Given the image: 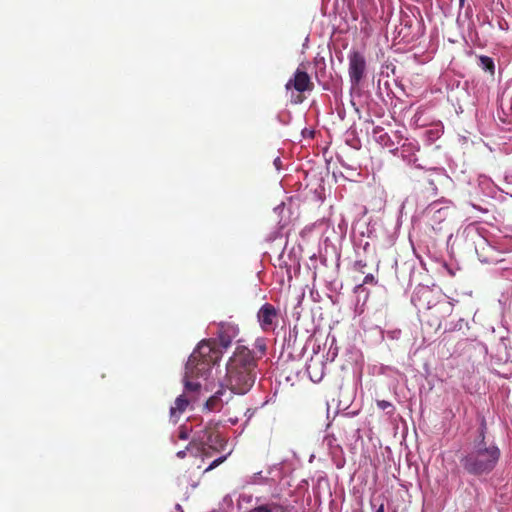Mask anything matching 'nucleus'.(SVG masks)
Instances as JSON below:
<instances>
[{"mask_svg": "<svg viewBox=\"0 0 512 512\" xmlns=\"http://www.w3.org/2000/svg\"><path fill=\"white\" fill-rule=\"evenodd\" d=\"M500 454V449L494 443H486L482 434L481 440L461 459V464L469 474H488L496 467Z\"/></svg>", "mask_w": 512, "mask_h": 512, "instance_id": "nucleus-3", "label": "nucleus"}, {"mask_svg": "<svg viewBox=\"0 0 512 512\" xmlns=\"http://www.w3.org/2000/svg\"><path fill=\"white\" fill-rule=\"evenodd\" d=\"M260 475H261V472H258L257 474L254 475V477L259 478Z\"/></svg>", "mask_w": 512, "mask_h": 512, "instance_id": "nucleus-30", "label": "nucleus"}, {"mask_svg": "<svg viewBox=\"0 0 512 512\" xmlns=\"http://www.w3.org/2000/svg\"><path fill=\"white\" fill-rule=\"evenodd\" d=\"M257 347L259 348V350H260L262 353L265 351V348H266V347H265V344H264V343H262V342H260V341H258V342H257Z\"/></svg>", "mask_w": 512, "mask_h": 512, "instance_id": "nucleus-24", "label": "nucleus"}, {"mask_svg": "<svg viewBox=\"0 0 512 512\" xmlns=\"http://www.w3.org/2000/svg\"><path fill=\"white\" fill-rule=\"evenodd\" d=\"M317 366H323L322 362H314L313 359L310 360V362L306 366V370L311 378L312 381L317 382L322 379L323 372L320 371V373H316Z\"/></svg>", "mask_w": 512, "mask_h": 512, "instance_id": "nucleus-14", "label": "nucleus"}, {"mask_svg": "<svg viewBox=\"0 0 512 512\" xmlns=\"http://www.w3.org/2000/svg\"><path fill=\"white\" fill-rule=\"evenodd\" d=\"M427 213L432 215L435 221H442L448 215V207H441L439 203H431L427 208Z\"/></svg>", "mask_w": 512, "mask_h": 512, "instance_id": "nucleus-13", "label": "nucleus"}, {"mask_svg": "<svg viewBox=\"0 0 512 512\" xmlns=\"http://www.w3.org/2000/svg\"><path fill=\"white\" fill-rule=\"evenodd\" d=\"M274 165L275 167L279 170L280 169V166H281V159L279 157H277L275 160H274Z\"/></svg>", "mask_w": 512, "mask_h": 512, "instance_id": "nucleus-25", "label": "nucleus"}, {"mask_svg": "<svg viewBox=\"0 0 512 512\" xmlns=\"http://www.w3.org/2000/svg\"><path fill=\"white\" fill-rule=\"evenodd\" d=\"M348 61V74L351 89H356L366 76V59L363 53L357 50H351L348 53Z\"/></svg>", "mask_w": 512, "mask_h": 512, "instance_id": "nucleus-5", "label": "nucleus"}, {"mask_svg": "<svg viewBox=\"0 0 512 512\" xmlns=\"http://www.w3.org/2000/svg\"><path fill=\"white\" fill-rule=\"evenodd\" d=\"M230 394L227 395L226 391L221 389L215 392L205 403V408L211 412L219 411L224 402H228Z\"/></svg>", "mask_w": 512, "mask_h": 512, "instance_id": "nucleus-11", "label": "nucleus"}, {"mask_svg": "<svg viewBox=\"0 0 512 512\" xmlns=\"http://www.w3.org/2000/svg\"><path fill=\"white\" fill-rule=\"evenodd\" d=\"M375 512H385V509H384V504L382 503L376 510Z\"/></svg>", "mask_w": 512, "mask_h": 512, "instance_id": "nucleus-27", "label": "nucleus"}, {"mask_svg": "<svg viewBox=\"0 0 512 512\" xmlns=\"http://www.w3.org/2000/svg\"><path fill=\"white\" fill-rule=\"evenodd\" d=\"M374 283H376V280H375V277L373 276V274H367L364 277L363 282L355 287V290L359 291L360 289L363 288V286L365 284H374Z\"/></svg>", "mask_w": 512, "mask_h": 512, "instance_id": "nucleus-18", "label": "nucleus"}, {"mask_svg": "<svg viewBox=\"0 0 512 512\" xmlns=\"http://www.w3.org/2000/svg\"><path fill=\"white\" fill-rule=\"evenodd\" d=\"M367 266L366 262L363 260H357L354 263V269L358 272L364 273V268Z\"/></svg>", "mask_w": 512, "mask_h": 512, "instance_id": "nucleus-21", "label": "nucleus"}, {"mask_svg": "<svg viewBox=\"0 0 512 512\" xmlns=\"http://www.w3.org/2000/svg\"><path fill=\"white\" fill-rule=\"evenodd\" d=\"M249 512H271V510L267 506H259L254 509H251Z\"/></svg>", "mask_w": 512, "mask_h": 512, "instance_id": "nucleus-22", "label": "nucleus"}, {"mask_svg": "<svg viewBox=\"0 0 512 512\" xmlns=\"http://www.w3.org/2000/svg\"><path fill=\"white\" fill-rule=\"evenodd\" d=\"M222 356V352L216 348L214 340L201 341L196 349L190 355L183 378L184 389L186 392H197L200 389V383L194 381L198 378L207 379L211 368Z\"/></svg>", "mask_w": 512, "mask_h": 512, "instance_id": "nucleus-2", "label": "nucleus"}, {"mask_svg": "<svg viewBox=\"0 0 512 512\" xmlns=\"http://www.w3.org/2000/svg\"><path fill=\"white\" fill-rule=\"evenodd\" d=\"M221 441H222V439L220 438L219 435L209 434V435H207L206 440L202 441V444H203V446H208L210 448H213L214 444H217Z\"/></svg>", "mask_w": 512, "mask_h": 512, "instance_id": "nucleus-17", "label": "nucleus"}, {"mask_svg": "<svg viewBox=\"0 0 512 512\" xmlns=\"http://www.w3.org/2000/svg\"><path fill=\"white\" fill-rule=\"evenodd\" d=\"M179 437H180L181 439H183V440L187 439V438H188V433H187V431H185V430H183V429H182V430L180 431Z\"/></svg>", "mask_w": 512, "mask_h": 512, "instance_id": "nucleus-23", "label": "nucleus"}, {"mask_svg": "<svg viewBox=\"0 0 512 512\" xmlns=\"http://www.w3.org/2000/svg\"><path fill=\"white\" fill-rule=\"evenodd\" d=\"M439 293L428 286H418L412 297L411 302L419 310H432L436 316L449 315L452 311V305L445 299L438 300Z\"/></svg>", "mask_w": 512, "mask_h": 512, "instance_id": "nucleus-4", "label": "nucleus"}, {"mask_svg": "<svg viewBox=\"0 0 512 512\" xmlns=\"http://www.w3.org/2000/svg\"><path fill=\"white\" fill-rule=\"evenodd\" d=\"M227 456H221L217 459H215L207 468L205 471H210L214 468H216L218 465H220L221 463H223L225 460H226Z\"/></svg>", "mask_w": 512, "mask_h": 512, "instance_id": "nucleus-19", "label": "nucleus"}, {"mask_svg": "<svg viewBox=\"0 0 512 512\" xmlns=\"http://www.w3.org/2000/svg\"><path fill=\"white\" fill-rule=\"evenodd\" d=\"M419 150L418 143L415 140L405 139L400 143L398 154L404 161L409 164H414L417 160L415 153Z\"/></svg>", "mask_w": 512, "mask_h": 512, "instance_id": "nucleus-10", "label": "nucleus"}, {"mask_svg": "<svg viewBox=\"0 0 512 512\" xmlns=\"http://www.w3.org/2000/svg\"><path fill=\"white\" fill-rule=\"evenodd\" d=\"M377 407L383 411H386L387 414H393L395 411L394 405L386 400H378Z\"/></svg>", "mask_w": 512, "mask_h": 512, "instance_id": "nucleus-16", "label": "nucleus"}, {"mask_svg": "<svg viewBox=\"0 0 512 512\" xmlns=\"http://www.w3.org/2000/svg\"><path fill=\"white\" fill-rule=\"evenodd\" d=\"M257 361L245 346H238L226 365L224 385L231 393L244 395L253 387L257 377Z\"/></svg>", "mask_w": 512, "mask_h": 512, "instance_id": "nucleus-1", "label": "nucleus"}, {"mask_svg": "<svg viewBox=\"0 0 512 512\" xmlns=\"http://www.w3.org/2000/svg\"><path fill=\"white\" fill-rule=\"evenodd\" d=\"M188 405V400L184 395H180L176 398L174 406L170 409V416L174 421H177L180 414H182Z\"/></svg>", "mask_w": 512, "mask_h": 512, "instance_id": "nucleus-12", "label": "nucleus"}, {"mask_svg": "<svg viewBox=\"0 0 512 512\" xmlns=\"http://www.w3.org/2000/svg\"><path fill=\"white\" fill-rule=\"evenodd\" d=\"M176 455L178 458H184L186 455V450L178 451Z\"/></svg>", "mask_w": 512, "mask_h": 512, "instance_id": "nucleus-26", "label": "nucleus"}, {"mask_svg": "<svg viewBox=\"0 0 512 512\" xmlns=\"http://www.w3.org/2000/svg\"><path fill=\"white\" fill-rule=\"evenodd\" d=\"M373 140L384 148L397 155L400 143L404 140L400 131H393L392 134L387 133L384 128L376 126L372 131Z\"/></svg>", "mask_w": 512, "mask_h": 512, "instance_id": "nucleus-6", "label": "nucleus"}, {"mask_svg": "<svg viewBox=\"0 0 512 512\" xmlns=\"http://www.w3.org/2000/svg\"><path fill=\"white\" fill-rule=\"evenodd\" d=\"M478 66L484 71L489 72L491 75H493L495 72L494 61L488 56H479Z\"/></svg>", "mask_w": 512, "mask_h": 512, "instance_id": "nucleus-15", "label": "nucleus"}, {"mask_svg": "<svg viewBox=\"0 0 512 512\" xmlns=\"http://www.w3.org/2000/svg\"><path fill=\"white\" fill-rule=\"evenodd\" d=\"M218 338L222 348L227 349L233 340L239 334V328L236 324L230 322H221L218 324Z\"/></svg>", "mask_w": 512, "mask_h": 512, "instance_id": "nucleus-8", "label": "nucleus"}, {"mask_svg": "<svg viewBox=\"0 0 512 512\" xmlns=\"http://www.w3.org/2000/svg\"><path fill=\"white\" fill-rule=\"evenodd\" d=\"M257 320L264 332H271L278 323V310L270 303L263 304L257 312Z\"/></svg>", "mask_w": 512, "mask_h": 512, "instance_id": "nucleus-7", "label": "nucleus"}, {"mask_svg": "<svg viewBox=\"0 0 512 512\" xmlns=\"http://www.w3.org/2000/svg\"><path fill=\"white\" fill-rule=\"evenodd\" d=\"M285 87L287 90L294 88L298 92H305L312 90L313 84L311 83L309 75L298 68L294 76L288 80Z\"/></svg>", "mask_w": 512, "mask_h": 512, "instance_id": "nucleus-9", "label": "nucleus"}, {"mask_svg": "<svg viewBox=\"0 0 512 512\" xmlns=\"http://www.w3.org/2000/svg\"><path fill=\"white\" fill-rule=\"evenodd\" d=\"M260 475H261V472H258L257 474L254 475V477L259 478Z\"/></svg>", "mask_w": 512, "mask_h": 512, "instance_id": "nucleus-29", "label": "nucleus"}, {"mask_svg": "<svg viewBox=\"0 0 512 512\" xmlns=\"http://www.w3.org/2000/svg\"><path fill=\"white\" fill-rule=\"evenodd\" d=\"M442 129H443L442 125L441 124H437L435 126V129L429 130L428 132L432 135V137H431L432 139H437L442 134Z\"/></svg>", "mask_w": 512, "mask_h": 512, "instance_id": "nucleus-20", "label": "nucleus"}, {"mask_svg": "<svg viewBox=\"0 0 512 512\" xmlns=\"http://www.w3.org/2000/svg\"><path fill=\"white\" fill-rule=\"evenodd\" d=\"M175 509H176L178 512H183L182 507H181L179 504H177V505H176Z\"/></svg>", "mask_w": 512, "mask_h": 512, "instance_id": "nucleus-28", "label": "nucleus"}]
</instances>
